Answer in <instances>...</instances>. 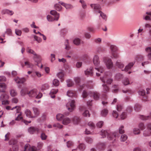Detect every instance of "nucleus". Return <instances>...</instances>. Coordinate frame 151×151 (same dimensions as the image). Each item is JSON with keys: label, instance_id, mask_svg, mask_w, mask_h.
Wrapping results in <instances>:
<instances>
[{"label": "nucleus", "instance_id": "nucleus-31", "mask_svg": "<svg viewBox=\"0 0 151 151\" xmlns=\"http://www.w3.org/2000/svg\"><path fill=\"white\" fill-rule=\"evenodd\" d=\"M134 64L133 62L129 63L126 66L124 69V70L125 71H128L131 69Z\"/></svg>", "mask_w": 151, "mask_h": 151}, {"label": "nucleus", "instance_id": "nucleus-10", "mask_svg": "<svg viewBox=\"0 0 151 151\" xmlns=\"http://www.w3.org/2000/svg\"><path fill=\"white\" fill-rule=\"evenodd\" d=\"M138 93L140 95L142 96V100L146 101L148 100V98L145 94V92L144 90L142 89H140L138 92Z\"/></svg>", "mask_w": 151, "mask_h": 151}, {"label": "nucleus", "instance_id": "nucleus-41", "mask_svg": "<svg viewBox=\"0 0 151 151\" xmlns=\"http://www.w3.org/2000/svg\"><path fill=\"white\" fill-rule=\"evenodd\" d=\"M79 149L82 151H83L86 148V146L83 143L80 144L78 147Z\"/></svg>", "mask_w": 151, "mask_h": 151}, {"label": "nucleus", "instance_id": "nucleus-1", "mask_svg": "<svg viewBox=\"0 0 151 151\" xmlns=\"http://www.w3.org/2000/svg\"><path fill=\"white\" fill-rule=\"evenodd\" d=\"M15 109H16V113L15 114V116H17L15 119V120L19 121L22 120V121L26 124H28L29 123L31 122V121L28 122L23 119V117L22 116V113L21 112H20L21 108L19 106H16L14 107H13L12 109V110H13Z\"/></svg>", "mask_w": 151, "mask_h": 151}, {"label": "nucleus", "instance_id": "nucleus-5", "mask_svg": "<svg viewBox=\"0 0 151 151\" xmlns=\"http://www.w3.org/2000/svg\"><path fill=\"white\" fill-rule=\"evenodd\" d=\"M9 98V96L7 94L5 93L2 94L0 97V100L2 101L3 104H8L9 102L7 100Z\"/></svg>", "mask_w": 151, "mask_h": 151}, {"label": "nucleus", "instance_id": "nucleus-40", "mask_svg": "<svg viewBox=\"0 0 151 151\" xmlns=\"http://www.w3.org/2000/svg\"><path fill=\"white\" fill-rule=\"evenodd\" d=\"M116 65L120 68H122L124 66V65L122 63L119 61H117L116 62Z\"/></svg>", "mask_w": 151, "mask_h": 151}, {"label": "nucleus", "instance_id": "nucleus-25", "mask_svg": "<svg viewBox=\"0 0 151 151\" xmlns=\"http://www.w3.org/2000/svg\"><path fill=\"white\" fill-rule=\"evenodd\" d=\"M71 122V119L69 118L66 117L64 118L62 123L64 125H66L70 123Z\"/></svg>", "mask_w": 151, "mask_h": 151}, {"label": "nucleus", "instance_id": "nucleus-44", "mask_svg": "<svg viewBox=\"0 0 151 151\" xmlns=\"http://www.w3.org/2000/svg\"><path fill=\"white\" fill-rule=\"evenodd\" d=\"M67 85L68 87H70L72 86L74 84L73 82L70 79H68L66 81Z\"/></svg>", "mask_w": 151, "mask_h": 151}, {"label": "nucleus", "instance_id": "nucleus-29", "mask_svg": "<svg viewBox=\"0 0 151 151\" xmlns=\"http://www.w3.org/2000/svg\"><path fill=\"white\" fill-rule=\"evenodd\" d=\"M95 69L97 70L98 72H96V75L98 76H99L100 75V73H102L104 71V68L102 67H100L99 68H95Z\"/></svg>", "mask_w": 151, "mask_h": 151}, {"label": "nucleus", "instance_id": "nucleus-9", "mask_svg": "<svg viewBox=\"0 0 151 151\" xmlns=\"http://www.w3.org/2000/svg\"><path fill=\"white\" fill-rule=\"evenodd\" d=\"M151 134V123L149 124L147 126V129L144 132L143 135L145 136H150Z\"/></svg>", "mask_w": 151, "mask_h": 151}, {"label": "nucleus", "instance_id": "nucleus-33", "mask_svg": "<svg viewBox=\"0 0 151 151\" xmlns=\"http://www.w3.org/2000/svg\"><path fill=\"white\" fill-rule=\"evenodd\" d=\"M2 13L4 14H7L10 15H12L14 13L13 12L7 9L3 10L2 11Z\"/></svg>", "mask_w": 151, "mask_h": 151}, {"label": "nucleus", "instance_id": "nucleus-28", "mask_svg": "<svg viewBox=\"0 0 151 151\" xmlns=\"http://www.w3.org/2000/svg\"><path fill=\"white\" fill-rule=\"evenodd\" d=\"M57 76L60 79L61 82H63L64 81V74L63 72L58 73L57 74Z\"/></svg>", "mask_w": 151, "mask_h": 151}, {"label": "nucleus", "instance_id": "nucleus-62", "mask_svg": "<svg viewBox=\"0 0 151 151\" xmlns=\"http://www.w3.org/2000/svg\"><path fill=\"white\" fill-rule=\"evenodd\" d=\"M85 140L87 142L89 143H91L93 142L92 139L89 137H86L85 139Z\"/></svg>", "mask_w": 151, "mask_h": 151}, {"label": "nucleus", "instance_id": "nucleus-57", "mask_svg": "<svg viewBox=\"0 0 151 151\" xmlns=\"http://www.w3.org/2000/svg\"><path fill=\"white\" fill-rule=\"evenodd\" d=\"M83 116H85L89 117L90 114L89 113V111L87 110H85L83 114Z\"/></svg>", "mask_w": 151, "mask_h": 151}, {"label": "nucleus", "instance_id": "nucleus-14", "mask_svg": "<svg viewBox=\"0 0 151 151\" xmlns=\"http://www.w3.org/2000/svg\"><path fill=\"white\" fill-rule=\"evenodd\" d=\"M33 59L35 62L37 63V65H38V63H40L41 61L40 57L36 53L35 54L33 57Z\"/></svg>", "mask_w": 151, "mask_h": 151}, {"label": "nucleus", "instance_id": "nucleus-4", "mask_svg": "<svg viewBox=\"0 0 151 151\" xmlns=\"http://www.w3.org/2000/svg\"><path fill=\"white\" fill-rule=\"evenodd\" d=\"M37 90L33 89L28 92L27 94L29 96L32 97H35L37 99L41 98L42 96V94L39 93L37 95Z\"/></svg>", "mask_w": 151, "mask_h": 151}, {"label": "nucleus", "instance_id": "nucleus-24", "mask_svg": "<svg viewBox=\"0 0 151 151\" xmlns=\"http://www.w3.org/2000/svg\"><path fill=\"white\" fill-rule=\"evenodd\" d=\"M58 89H52L51 90L50 95L51 98L54 99L55 97V94H56L58 92Z\"/></svg>", "mask_w": 151, "mask_h": 151}, {"label": "nucleus", "instance_id": "nucleus-8", "mask_svg": "<svg viewBox=\"0 0 151 151\" xmlns=\"http://www.w3.org/2000/svg\"><path fill=\"white\" fill-rule=\"evenodd\" d=\"M74 81H75L76 84L79 86V89L80 90H82L83 88H87V86L86 85L83 84L82 85H80V79L79 77H76L74 78Z\"/></svg>", "mask_w": 151, "mask_h": 151}, {"label": "nucleus", "instance_id": "nucleus-53", "mask_svg": "<svg viewBox=\"0 0 151 151\" xmlns=\"http://www.w3.org/2000/svg\"><path fill=\"white\" fill-rule=\"evenodd\" d=\"M10 93L11 95L12 96H16L17 94V93L14 89H12L10 91Z\"/></svg>", "mask_w": 151, "mask_h": 151}, {"label": "nucleus", "instance_id": "nucleus-27", "mask_svg": "<svg viewBox=\"0 0 151 151\" xmlns=\"http://www.w3.org/2000/svg\"><path fill=\"white\" fill-rule=\"evenodd\" d=\"M6 88V85L4 83H0V92H4Z\"/></svg>", "mask_w": 151, "mask_h": 151}, {"label": "nucleus", "instance_id": "nucleus-45", "mask_svg": "<svg viewBox=\"0 0 151 151\" xmlns=\"http://www.w3.org/2000/svg\"><path fill=\"white\" fill-rule=\"evenodd\" d=\"M110 49L111 50V52H116V51L117 50V47L115 45H112L110 46Z\"/></svg>", "mask_w": 151, "mask_h": 151}, {"label": "nucleus", "instance_id": "nucleus-63", "mask_svg": "<svg viewBox=\"0 0 151 151\" xmlns=\"http://www.w3.org/2000/svg\"><path fill=\"white\" fill-rule=\"evenodd\" d=\"M49 87V85L47 84L46 83L42 85V90H44L48 88Z\"/></svg>", "mask_w": 151, "mask_h": 151}, {"label": "nucleus", "instance_id": "nucleus-48", "mask_svg": "<svg viewBox=\"0 0 151 151\" xmlns=\"http://www.w3.org/2000/svg\"><path fill=\"white\" fill-rule=\"evenodd\" d=\"M26 50L28 53L32 54L33 55H35V54L36 53L33 50L31 49L29 47H28L27 48Z\"/></svg>", "mask_w": 151, "mask_h": 151}, {"label": "nucleus", "instance_id": "nucleus-42", "mask_svg": "<svg viewBox=\"0 0 151 151\" xmlns=\"http://www.w3.org/2000/svg\"><path fill=\"white\" fill-rule=\"evenodd\" d=\"M141 118L143 120H147L151 119V111L150 113V116H142L141 117Z\"/></svg>", "mask_w": 151, "mask_h": 151}, {"label": "nucleus", "instance_id": "nucleus-19", "mask_svg": "<svg viewBox=\"0 0 151 151\" xmlns=\"http://www.w3.org/2000/svg\"><path fill=\"white\" fill-rule=\"evenodd\" d=\"M21 65L22 67L26 66L27 68H32L33 66V64L28 61L25 62L24 64L22 63Z\"/></svg>", "mask_w": 151, "mask_h": 151}, {"label": "nucleus", "instance_id": "nucleus-22", "mask_svg": "<svg viewBox=\"0 0 151 151\" xmlns=\"http://www.w3.org/2000/svg\"><path fill=\"white\" fill-rule=\"evenodd\" d=\"M105 143H100L97 145V147L100 150H104L105 149Z\"/></svg>", "mask_w": 151, "mask_h": 151}, {"label": "nucleus", "instance_id": "nucleus-17", "mask_svg": "<svg viewBox=\"0 0 151 151\" xmlns=\"http://www.w3.org/2000/svg\"><path fill=\"white\" fill-rule=\"evenodd\" d=\"M14 80L17 83H23L26 81V79L24 78H20L17 77L15 78Z\"/></svg>", "mask_w": 151, "mask_h": 151}, {"label": "nucleus", "instance_id": "nucleus-58", "mask_svg": "<svg viewBox=\"0 0 151 151\" xmlns=\"http://www.w3.org/2000/svg\"><path fill=\"white\" fill-rule=\"evenodd\" d=\"M34 38L38 43L42 41V40L40 38L36 35L34 36Z\"/></svg>", "mask_w": 151, "mask_h": 151}, {"label": "nucleus", "instance_id": "nucleus-11", "mask_svg": "<svg viewBox=\"0 0 151 151\" xmlns=\"http://www.w3.org/2000/svg\"><path fill=\"white\" fill-rule=\"evenodd\" d=\"M108 74H106L103 77L101 78V79L104 83H105L106 81L107 83L111 84L112 82V80L111 78L108 79Z\"/></svg>", "mask_w": 151, "mask_h": 151}, {"label": "nucleus", "instance_id": "nucleus-2", "mask_svg": "<svg viewBox=\"0 0 151 151\" xmlns=\"http://www.w3.org/2000/svg\"><path fill=\"white\" fill-rule=\"evenodd\" d=\"M101 135L103 138L105 137L107 135L109 140H112L114 138L118 137V134L117 132H114L109 133V131L103 130L101 131Z\"/></svg>", "mask_w": 151, "mask_h": 151}, {"label": "nucleus", "instance_id": "nucleus-32", "mask_svg": "<svg viewBox=\"0 0 151 151\" xmlns=\"http://www.w3.org/2000/svg\"><path fill=\"white\" fill-rule=\"evenodd\" d=\"M93 95L94 99L96 100H98L99 99L100 95L99 93L97 92H95L91 94V96Z\"/></svg>", "mask_w": 151, "mask_h": 151}, {"label": "nucleus", "instance_id": "nucleus-38", "mask_svg": "<svg viewBox=\"0 0 151 151\" xmlns=\"http://www.w3.org/2000/svg\"><path fill=\"white\" fill-rule=\"evenodd\" d=\"M28 92H29L27 88H24L22 89L21 91V94L22 96H24L26 94H27Z\"/></svg>", "mask_w": 151, "mask_h": 151}, {"label": "nucleus", "instance_id": "nucleus-3", "mask_svg": "<svg viewBox=\"0 0 151 151\" xmlns=\"http://www.w3.org/2000/svg\"><path fill=\"white\" fill-rule=\"evenodd\" d=\"M50 13L55 17V18H53L50 15H48L47 18V20L49 21H53L54 20H58L59 17V14L55 10H52L50 12Z\"/></svg>", "mask_w": 151, "mask_h": 151}, {"label": "nucleus", "instance_id": "nucleus-39", "mask_svg": "<svg viewBox=\"0 0 151 151\" xmlns=\"http://www.w3.org/2000/svg\"><path fill=\"white\" fill-rule=\"evenodd\" d=\"M73 122L75 124H77L80 121V119L78 117H74L73 119Z\"/></svg>", "mask_w": 151, "mask_h": 151}, {"label": "nucleus", "instance_id": "nucleus-43", "mask_svg": "<svg viewBox=\"0 0 151 151\" xmlns=\"http://www.w3.org/2000/svg\"><path fill=\"white\" fill-rule=\"evenodd\" d=\"M52 83L54 86H58L60 84L59 81L56 79L53 80L52 81Z\"/></svg>", "mask_w": 151, "mask_h": 151}, {"label": "nucleus", "instance_id": "nucleus-12", "mask_svg": "<svg viewBox=\"0 0 151 151\" xmlns=\"http://www.w3.org/2000/svg\"><path fill=\"white\" fill-rule=\"evenodd\" d=\"M28 131L31 134H38L40 132V129L37 127H31L28 128Z\"/></svg>", "mask_w": 151, "mask_h": 151}, {"label": "nucleus", "instance_id": "nucleus-54", "mask_svg": "<svg viewBox=\"0 0 151 151\" xmlns=\"http://www.w3.org/2000/svg\"><path fill=\"white\" fill-rule=\"evenodd\" d=\"M65 49L67 50H69L70 49V47L69 46V43L68 40H66L65 42Z\"/></svg>", "mask_w": 151, "mask_h": 151}, {"label": "nucleus", "instance_id": "nucleus-59", "mask_svg": "<svg viewBox=\"0 0 151 151\" xmlns=\"http://www.w3.org/2000/svg\"><path fill=\"white\" fill-rule=\"evenodd\" d=\"M88 126L91 129H93L95 127V125L92 122H90L88 123Z\"/></svg>", "mask_w": 151, "mask_h": 151}, {"label": "nucleus", "instance_id": "nucleus-21", "mask_svg": "<svg viewBox=\"0 0 151 151\" xmlns=\"http://www.w3.org/2000/svg\"><path fill=\"white\" fill-rule=\"evenodd\" d=\"M67 94L68 96L70 97H76V92L71 90L68 91Z\"/></svg>", "mask_w": 151, "mask_h": 151}, {"label": "nucleus", "instance_id": "nucleus-34", "mask_svg": "<svg viewBox=\"0 0 151 151\" xmlns=\"http://www.w3.org/2000/svg\"><path fill=\"white\" fill-rule=\"evenodd\" d=\"M146 14L147 15L144 17V19L146 20H151V12H147Z\"/></svg>", "mask_w": 151, "mask_h": 151}, {"label": "nucleus", "instance_id": "nucleus-7", "mask_svg": "<svg viewBox=\"0 0 151 151\" xmlns=\"http://www.w3.org/2000/svg\"><path fill=\"white\" fill-rule=\"evenodd\" d=\"M103 60L106 64L107 68L110 69L113 67V64L111 59L107 58L106 57H104Z\"/></svg>", "mask_w": 151, "mask_h": 151}, {"label": "nucleus", "instance_id": "nucleus-6", "mask_svg": "<svg viewBox=\"0 0 151 151\" xmlns=\"http://www.w3.org/2000/svg\"><path fill=\"white\" fill-rule=\"evenodd\" d=\"M75 103L74 100H72L67 104L66 107L70 112H72L74 109L75 107Z\"/></svg>", "mask_w": 151, "mask_h": 151}, {"label": "nucleus", "instance_id": "nucleus-47", "mask_svg": "<svg viewBox=\"0 0 151 151\" xmlns=\"http://www.w3.org/2000/svg\"><path fill=\"white\" fill-rule=\"evenodd\" d=\"M81 40L78 38H76L73 40L74 43L76 45H78L80 43Z\"/></svg>", "mask_w": 151, "mask_h": 151}, {"label": "nucleus", "instance_id": "nucleus-46", "mask_svg": "<svg viewBox=\"0 0 151 151\" xmlns=\"http://www.w3.org/2000/svg\"><path fill=\"white\" fill-rule=\"evenodd\" d=\"M134 109L136 111H138L140 110L141 106L140 105L136 104L134 106Z\"/></svg>", "mask_w": 151, "mask_h": 151}, {"label": "nucleus", "instance_id": "nucleus-52", "mask_svg": "<svg viewBox=\"0 0 151 151\" xmlns=\"http://www.w3.org/2000/svg\"><path fill=\"white\" fill-rule=\"evenodd\" d=\"M123 83L125 85H127L129 84V80L128 78H125L123 81Z\"/></svg>", "mask_w": 151, "mask_h": 151}, {"label": "nucleus", "instance_id": "nucleus-49", "mask_svg": "<svg viewBox=\"0 0 151 151\" xmlns=\"http://www.w3.org/2000/svg\"><path fill=\"white\" fill-rule=\"evenodd\" d=\"M127 137L126 135H122L120 138L121 141L122 142H124L127 139Z\"/></svg>", "mask_w": 151, "mask_h": 151}, {"label": "nucleus", "instance_id": "nucleus-50", "mask_svg": "<svg viewBox=\"0 0 151 151\" xmlns=\"http://www.w3.org/2000/svg\"><path fill=\"white\" fill-rule=\"evenodd\" d=\"M108 113V111L106 109H104L101 112V115L103 116H105Z\"/></svg>", "mask_w": 151, "mask_h": 151}, {"label": "nucleus", "instance_id": "nucleus-51", "mask_svg": "<svg viewBox=\"0 0 151 151\" xmlns=\"http://www.w3.org/2000/svg\"><path fill=\"white\" fill-rule=\"evenodd\" d=\"M55 9L58 11H60L62 9V7L59 4H56L55 5Z\"/></svg>", "mask_w": 151, "mask_h": 151}, {"label": "nucleus", "instance_id": "nucleus-61", "mask_svg": "<svg viewBox=\"0 0 151 151\" xmlns=\"http://www.w3.org/2000/svg\"><path fill=\"white\" fill-rule=\"evenodd\" d=\"M99 13H100V16L101 17H102L103 19H105L106 20V15L104 14L101 11H99Z\"/></svg>", "mask_w": 151, "mask_h": 151}, {"label": "nucleus", "instance_id": "nucleus-23", "mask_svg": "<svg viewBox=\"0 0 151 151\" xmlns=\"http://www.w3.org/2000/svg\"><path fill=\"white\" fill-rule=\"evenodd\" d=\"M93 69L91 68L89 69H87L84 72L86 76H92L93 74Z\"/></svg>", "mask_w": 151, "mask_h": 151}, {"label": "nucleus", "instance_id": "nucleus-55", "mask_svg": "<svg viewBox=\"0 0 151 151\" xmlns=\"http://www.w3.org/2000/svg\"><path fill=\"white\" fill-rule=\"evenodd\" d=\"M133 132L135 134H140V131L139 129L135 128L133 129Z\"/></svg>", "mask_w": 151, "mask_h": 151}, {"label": "nucleus", "instance_id": "nucleus-60", "mask_svg": "<svg viewBox=\"0 0 151 151\" xmlns=\"http://www.w3.org/2000/svg\"><path fill=\"white\" fill-rule=\"evenodd\" d=\"M124 127L122 125L119 128V132L120 134H123L124 132Z\"/></svg>", "mask_w": 151, "mask_h": 151}, {"label": "nucleus", "instance_id": "nucleus-56", "mask_svg": "<svg viewBox=\"0 0 151 151\" xmlns=\"http://www.w3.org/2000/svg\"><path fill=\"white\" fill-rule=\"evenodd\" d=\"M103 122L102 121H100L98 122L96 124V126L100 128L103 126Z\"/></svg>", "mask_w": 151, "mask_h": 151}, {"label": "nucleus", "instance_id": "nucleus-15", "mask_svg": "<svg viewBox=\"0 0 151 151\" xmlns=\"http://www.w3.org/2000/svg\"><path fill=\"white\" fill-rule=\"evenodd\" d=\"M93 63L96 66H98L100 63L99 58L97 55H95L93 59Z\"/></svg>", "mask_w": 151, "mask_h": 151}, {"label": "nucleus", "instance_id": "nucleus-16", "mask_svg": "<svg viewBox=\"0 0 151 151\" xmlns=\"http://www.w3.org/2000/svg\"><path fill=\"white\" fill-rule=\"evenodd\" d=\"M102 86L103 87L102 91L103 95L104 96H106V93L109 91V88L105 84H103Z\"/></svg>", "mask_w": 151, "mask_h": 151}, {"label": "nucleus", "instance_id": "nucleus-30", "mask_svg": "<svg viewBox=\"0 0 151 151\" xmlns=\"http://www.w3.org/2000/svg\"><path fill=\"white\" fill-rule=\"evenodd\" d=\"M145 51L148 53V58L149 59L151 60V47L146 48Z\"/></svg>", "mask_w": 151, "mask_h": 151}, {"label": "nucleus", "instance_id": "nucleus-37", "mask_svg": "<svg viewBox=\"0 0 151 151\" xmlns=\"http://www.w3.org/2000/svg\"><path fill=\"white\" fill-rule=\"evenodd\" d=\"M62 6H64L66 9H70L72 8V6L70 4H67L63 2H60Z\"/></svg>", "mask_w": 151, "mask_h": 151}, {"label": "nucleus", "instance_id": "nucleus-20", "mask_svg": "<svg viewBox=\"0 0 151 151\" xmlns=\"http://www.w3.org/2000/svg\"><path fill=\"white\" fill-rule=\"evenodd\" d=\"M91 6L92 8L94 9L95 11H97L99 12V11H100L101 7L99 4H91Z\"/></svg>", "mask_w": 151, "mask_h": 151}, {"label": "nucleus", "instance_id": "nucleus-64", "mask_svg": "<svg viewBox=\"0 0 151 151\" xmlns=\"http://www.w3.org/2000/svg\"><path fill=\"white\" fill-rule=\"evenodd\" d=\"M127 116L126 113L125 112H123L122 113L120 116L121 119H124L126 118Z\"/></svg>", "mask_w": 151, "mask_h": 151}, {"label": "nucleus", "instance_id": "nucleus-26", "mask_svg": "<svg viewBox=\"0 0 151 151\" xmlns=\"http://www.w3.org/2000/svg\"><path fill=\"white\" fill-rule=\"evenodd\" d=\"M91 93L92 92H88L86 90H84L82 93V96L83 98H86L88 95L91 96Z\"/></svg>", "mask_w": 151, "mask_h": 151}, {"label": "nucleus", "instance_id": "nucleus-36", "mask_svg": "<svg viewBox=\"0 0 151 151\" xmlns=\"http://www.w3.org/2000/svg\"><path fill=\"white\" fill-rule=\"evenodd\" d=\"M32 109L34 112V113L35 114V115L34 116H35V117L37 116L40 113V111L38 108L36 107H33L32 108Z\"/></svg>", "mask_w": 151, "mask_h": 151}, {"label": "nucleus", "instance_id": "nucleus-13", "mask_svg": "<svg viewBox=\"0 0 151 151\" xmlns=\"http://www.w3.org/2000/svg\"><path fill=\"white\" fill-rule=\"evenodd\" d=\"M36 148L34 146H32L31 147L30 145L27 144H26L24 147V151H36Z\"/></svg>", "mask_w": 151, "mask_h": 151}, {"label": "nucleus", "instance_id": "nucleus-35", "mask_svg": "<svg viewBox=\"0 0 151 151\" xmlns=\"http://www.w3.org/2000/svg\"><path fill=\"white\" fill-rule=\"evenodd\" d=\"M56 119L58 121L63 120L64 117V115L62 114H58L56 116Z\"/></svg>", "mask_w": 151, "mask_h": 151}, {"label": "nucleus", "instance_id": "nucleus-18", "mask_svg": "<svg viewBox=\"0 0 151 151\" xmlns=\"http://www.w3.org/2000/svg\"><path fill=\"white\" fill-rule=\"evenodd\" d=\"M25 114L29 118H33L35 117V116H34L31 113L30 110L28 109H26L25 111Z\"/></svg>", "mask_w": 151, "mask_h": 151}]
</instances>
